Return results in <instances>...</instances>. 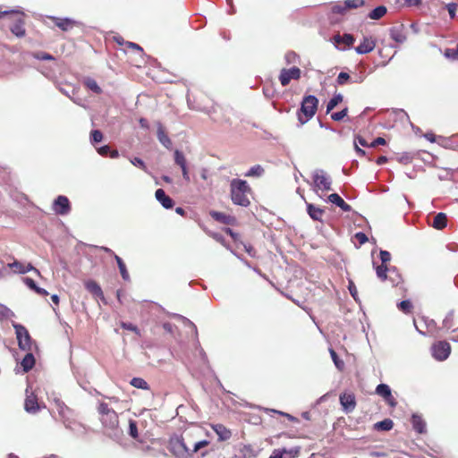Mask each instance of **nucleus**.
Here are the masks:
<instances>
[{
	"label": "nucleus",
	"instance_id": "obj_16",
	"mask_svg": "<svg viewBox=\"0 0 458 458\" xmlns=\"http://www.w3.org/2000/svg\"><path fill=\"white\" fill-rule=\"evenodd\" d=\"M340 403L345 412H351L355 409L356 402L353 394H344L340 395Z\"/></svg>",
	"mask_w": 458,
	"mask_h": 458
},
{
	"label": "nucleus",
	"instance_id": "obj_52",
	"mask_svg": "<svg viewBox=\"0 0 458 458\" xmlns=\"http://www.w3.org/2000/svg\"><path fill=\"white\" fill-rule=\"evenodd\" d=\"M350 80L351 77L347 72H341L337 76L336 81L339 85H344Z\"/></svg>",
	"mask_w": 458,
	"mask_h": 458
},
{
	"label": "nucleus",
	"instance_id": "obj_62",
	"mask_svg": "<svg viewBox=\"0 0 458 458\" xmlns=\"http://www.w3.org/2000/svg\"><path fill=\"white\" fill-rule=\"evenodd\" d=\"M98 153L100 156L106 157L109 155L110 152V147L108 145L102 146L97 149Z\"/></svg>",
	"mask_w": 458,
	"mask_h": 458
},
{
	"label": "nucleus",
	"instance_id": "obj_7",
	"mask_svg": "<svg viewBox=\"0 0 458 458\" xmlns=\"http://www.w3.org/2000/svg\"><path fill=\"white\" fill-rule=\"evenodd\" d=\"M171 451L177 458H187L191 455L190 442L183 437H176L171 441Z\"/></svg>",
	"mask_w": 458,
	"mask_h": 458
},
{
	"label": "nucleus",
	"instance_id": "obj_11",
	"mask_svg": "<svg viewBox=\"0 0 458 458\" xmlns=\"http://www.w3.org/2000/svg\"><path fill=\"white\" fill-rule=\"evenodd\" d=\"M301 73V70L296 66L290 69H282L279 75V81L283 86H286L292 80L300 79Z\"/></svg>",
	"mask_w": 458,
	"mask_h": 458
},
{
	"label": "nucleus",
	"instance_id": "obj_50",
	"mask_svg": "<svg viewBox=\"0 0 458 458\" xmlns=\"http://www.w3.org/2000/svg\"><path fill=\"white\" fill-rule=\"evenodd\" d=\"M445 56L449 59L458 60V44L456 48H446L445 51Z\"/></svg>",
	"mask_w": 458,
	"mask_h": 458
},
{
	"label": "nucleus",
	"instance_id": "obj_63",
	"mask_svg": "<svg viewBox=\"0 0 458 458\" xmlns=\"http://www.w3.org/2000/svg\"><path fill=\"white\" fill-rule=\"evenodd\" d=\"M384 400L389 406L393 408H394L397 405V402L395 398L393 396L392 393L390 394L389 397H385Z\"/></svg>",
	"mask_w": 458,
	"mask_h": 458
},
{
	"label": "nucleus",
	"instance_id": "obj_37",
	"mask_svg": "<svg viewBox=\"0 0 458 458\" xmlns=\"http://www.w3.org/2000/svg\"><path fill=\"white\" fill-rule=\"evenodd\" d=\"M375 392L377 395L381 396L383 399L385 397H389L390 394L392 393L390 386L388 385L383 384V383L377 385Z\"/></svg>",
	"mask_w": 458,
	"mask_h": 458
},
{
	"label": "nucleus",
	"instance_id": "obj_4",
	"mask_svg": "<svg viewBox=\"0 0 458 458\" xmlns=\"http://www.w3.org/2000/svg\"><path fill=\"white\" fill-rule=\"evenodd\" d=\"M10 16L13 23L10 25L11 31L17 37L21 38L25 35L24 21L21 14L16 11H0V18Z\"/></svg>",
	"mask_w": 458,
	"mask_h": 458
},
{
	"label": "nucleus",
	"instance_id": "obj_39",
	"mask_svg": "<svg viewBox=\"0 0 458 458\" xmlns=\"http://www.w3.org/2000/svg\"><path fill=\"white\" fill-rule=\"evenodd\" d=\"M329 353L332 358V360L335 364V366L339 369L343 370L344 368V362L338 357L337 353L335 352L334 349H329Z\"/></svg>",
	"mask_w": 458,
	"mask_h": 458
},
{
	"label": "nucleus",
	"instance_id": "obj_29",
	"mask_svg": "<svg viewBox=\"0 0 458 458\" xmlns=\"http://www.w3.org/2000/svg\"><path fill=\"white\" fill-rule=\"evenodd\" d=\"M83 84L86 88H88L89 90H91L92 92H94L96 94L102 93L101 88L98 86L97 81L91 77L84 78Z\"/></svg>",
	"mask_w": 458,
	"mask_h": 458
},
{
	"label": "nucleus",
	"instance_id": "obj_58",
	"mask_svg": "<svg viewBox=\"0 0 458 458\" xmlns=\"http://www.w3.org/2000/svg\"><path fill=\"white\" fill-rule=\"evenodd\" d=\"M23 281L25 283V284L31 290L35 291L38 287L36 282L32 279V278H30V277H25L23 278Z\"/></svg>",
	"mask_w": 458,
	"mask_h": 458
},
{
	"label": "nucleus",
	"instance_id": "obj_5",
	"mask_svg": "<svg viewBox=\"0 0 458 458\" xmlns=\"http://www.w3.org/2000/svg\"><path fill=\"white\" fill-rule=\"evenodd\" d=\"M314 188L323 191L332 190V179L323 169H316L312 173Z\"/></svg>",
	"mask_w": 458,
	"mask_h": 458
},
{
	"label": "nucleus",
	"instance_id": "obj_6",
	"mask_svg": "<svg viewBox=\"0 0 458 458\" xmlns=\"http://www.w3.org/2000/svg\"><path fill=\"white\" fill-rule=\"evenodd\" d=\"M13 326L15 329L19 348L25 352H30L32 349V339L26 327L15 323Z\"/></svg>",
	"mask_w": 458,
	"mask_h": 458
},
{
	"label": "nucleus",
	"instance_id": "obj_34",
	"mask_svg": "<svg viewBox=\"0 0 458 458\" xmlns=\"http://www.w3.org/2000/svg\"><path fill=\"white\" fill-rule=\"evenodd\" d=\"M210 216L216 220L225 225H230L232 221V217L225 213L218 211H212Z\"/></svg>",
	"mask_w": 458,
	"mask_h": 458
},
{
	"label": "nucleus",
	"instance_id": "obj_41",
	"mask_svg": "<svg viewBox=\"0 0 458 458\" xmlns=\"http://www.w3.org/2000/svg\"><path fill=\"white\" fill-rule=\"evenodd\" d=\"M131 385L138 389H148V384L141 377H133L131 380Z\"/></svg>",
	"mask_w": 458,
	"mask_h": 458
},
{
	"label": "nucleus",
	"instance_id": "obj_38",
	"mask_svg": "<svg viewBox=\"0 0 458 458\" xmlns=\"http://www.w3.org/2000/svg\"><path fill=\"white\" fill-rule=\"evenodd\" d=\"M209 441L208 440H200L198 442H190L191 446V454H193L202 449L203 447L208 445Z\"/></svg>",
	"mask_w": 458,
	"mask_h": 458
},
{
	"label": "nucleus",
	"instance_id": "obj_10",
	"mask_svg": "<svg viewBox=\"0 0 458 458\" xmlns=\"http://www.w3.org/2000/svg\"><path fill=\"white\" fill-rule=\"evenodd\" d=\"M53 210L60 216L68 215L71 211V204L66 196L59 195L53 203Z\"/></svg>",
	"mask_w": 458,
	"mask_h": 458
},
{
	"label": "nucleus",
	"instance_id": "obj_8",
	"mask_svg": "<svg viewBox=\"0 0 458 458\" xmlns=\"http://www.w3.org/2000/svg\"><path fill=\"white\" fill-rule=\"evenodd\" d=\"M432 356L440 361L446 360L451 352V346L446 341H439L431 347Z\"/></svg>",
	"mask_w": 458,
	"mask_h": 458
},
{
	"label": "nucleus",
	"instance_id": "obj_35",
	"mask_svg": "<svg viewBox=\"0 0 458 458\" xmlns=\"http://www.w3.org/2000/svg\"><path fill=\"white\" fill-rule=\"evenodd\" d=\"M342 101L343 95L341 93L335 94L333 98L327 102V114L330 113Z\"/></svg>",
	"mask_w": 458,
	"mask_h": 458
},
{
	"label": "nucleus",
	"instance_id": "obj_23",
	"mask_svg": "<svg viewBox=\"0 0 458 458\" xmlns=\"http://www.w3.org/2000/svg\"><path fill=\"white\" fill-rule=\"evenodd\" d=\"M307 212L313 220L321 221L325 211L313 204L307 203Z\"/></svg>",
	"mask_w": 458,
	"mask_h": 458
},
{
	"label": "nucleus",
	"instance_id": "obj_12",
	"mask_svg": "<svg viewBox=\"0 0 458 458\" xmlns=\"http://www.w3.org/2000/svg\"><path fill=\"white\" fill-rule=\"evenodd\" d=\"M24 409L28 413L32 414L37 413L40 410L36 394L33 392L30 393L29 388L26 389Z\"/></svg>",
	"mask_w": 458,
	"mask_h": 458
},
{
	"label": "nucleus",
	"instance_id": "obj_13",
	"mask_svg": "<svg viewBox=\"0 0 458 458\" xmlns=\"http://www.w3.org/2000/svg\"><path fill=\"white\" fill-rule=\"evenodd\" d=\"M375 47L376 42L372 38L364 37L360 44L355 47V51L359 55H365L373 51Z\"/></svg>",
	"mask_w": 458,
	"mask_h": 458
},
{
	"label": "nucleus",
	"instance_id": "obj_22",
	"mask_svg": "<svg viewBox=\"0 0 458 458\" xmlns=\"http://www.w3.org/2000/svg\"><path fill=\"white\" fill-rule=\"evenodd\" d=\"M55 24L63 31H67L72 28L75 21L70 18H58V17H52L51 18Z\"/></svg>",
	"mask_w": 458,
	"mask_h": 458
},
{
	"label": "nucleus",
	"instance_id": "obj_36",
	"mask_svg": "<svg viewBox=\"0 0 458 458\" xmlns=\"http://www.w3.org/2000/svg\"><path fill=\"white\" fill-rule=\"evenodd\" d=\"M443 327L446 330L452 329L454 326V310H450L445 318L443 319Z\"/></svg>",
	"mask_w": 458,
	"mask_h": 458
},
{
	"label": "nucleus",
	"instance_id": "obj_31",
	"mask_svg": "<svg viewBox=\"0 0 458 458\" xmlns=\"http://www.w3.org/2000/svg\"><path fill=\"white\" fill-rule=\"evenodd\" d=\"M238 453L242 458H251L255 456L254 449L250 445H240Z\"/></svg>",
	"mask_w": 458,
	"mask_h": 458
},
{
	"label": "nucleus",
	"instance_id": "obj_17",
	"mask_svg": "<svg viewBox=\"0 0 458 458\" xmlns=\"http://www.w3.org/2000/svg\"><path fill=\"white\" fill-rule=\"evenodd\" d=\"M155 197L157 200L162 205L165 209L172 208L174 206V200L165 194L163 189H157L155 192Z\"/></svg>",
	"mask_w": 458,
	"mask_h": 458
},
{
	"label": "nucleus",
	"instance_id": "obj_26",
	"mask_svg": "<svg viewBox=\"0 0 458 458\" xmlns=\"http://www.w3.org/2000/svg\"><path fill=\"white\" fill-rule=\"evenodd\" d=\"M21 365L24 372L30 371L35 365V358L32 354L31 351L28 352V353L22 359Z\"/></svg>",
	"mask_w": 458,
	"mask_h": 458
},
{
	"label": "nucleus",
	"instance_id": "obj_51",
	"mask_svg": "<svg viewBox=\"0 0 458 458\" xmlns=\"http://www.w3.org/2000/svg\"><path fill=\"white\" fill-rule=\"evenodd\" d=\"M174 317L181 319L185 326L191 327L194 333L197 334V327L190 319L179 314H174Z\"/></svg>",
	"mask_w": 458,
	"mask_h": 458
},
{
	"label": "nucleus",
	"instance_id": "obj_15",
	"mask_svg": "<svg viewBox=\"0 0 458 458\" xmlns=\"http://www.w3.org/2000/svg\"><path fill=\"white\" fill-rule=\"evenodd\" d=\"M7 267L10 268H13L14 272L22 274V275L26 274L27 272L32 271V270L35 271L37 274H39L38 270L36 269L31 264L29 263L27 265H24L18 260H14L12 263H8Z\"/></svg>",
	"mask_w": 458,
	"mask_h": 458
},
{
	"label": "nucleus",
	"instance_id": "obj_40",
	"mask_svg": "<svg viewBox=\"0 0 458 458\" xmlns=\"http://www.w3.org/2000/svg\"><path fill=\"white\" fill-rule=\"evenodd\" d=\"M174 162L177 165H179L181 168L187 166L186 158L182 151L179 149H176L174 151Z\"/></svg>",
	"mask_w": 458,
	"mask_h": 458
},
{
	"label": "nucleus",
	"instance_id": "obj_56",
	"mask_svg": "<svg viewBox=\"0 0 458 458\" xmlns=\"http://www.w3.org/2000/svg\"><path fill=\"white\" fill-rule=\"evenodd\" d=\"M188 102V106L191 109H193V110H198V111H201V112H204V113H207V114H210L211 113V110L208 109V108H206V107H199V106H195L190 98H188L187 100Z\"/></svg>",
	"mask_w": 458,
	"mask_h": 458
},
{
	"label": "nucleus",
	"instance_id": "obj_54",
	"mask_svg": "<svg viewBox=\"0 0 458 458\" xmlns=\"http://www.w3.org/2000/svg\"><path fill=\"white\" fill-rule=\"evenodd\" d=\"M347 112H348V108L345 107L344 109H343L340 112L333 113L331 114V119H333L334 121H341L347 114Z\"/></svg>",
	"mask_w": 458,
	"mask_h": 458
},
{
	"label": "nucleus",
	"instance_id": "obj_45",
	"mask_svg": "<svg viewBox=\"0 0 458 458\" xmlns=\"http://www.w3.org/2000/svg\"><path fill=\"white\" fill-rule=\"evenodd\" d=\"M397 306L400 310H402L403 313H406V314L410 313L412 309V304H411V301H409V300H404V301H400L397 304Z\"/></svg>",
	"mask_w": 458,
	"mask_h": 458
},
{
	"label": "nucleus",
	"instance_id": "obj_46",
	"mask_svg": "<svg viewBox=\"0 0 458 458\" xmlns=\"http://www.w3.org/2000/svg\"><path fill=\"white\" fill-rule=\"evenodd\" d=\"M347 10L348 9L346 7L344 1L343 3H339L332 6V13L336 14L343 15L345 13Z\"/></svg>",
	"mask_w": 458,
	"mask_h": 458
},
{
	"label": "nucleus",
	"instance_id": "obj_53",
	"mask_svg": "<svg viewBox=\"0 0 458 458\" xmlns=\"http://www.w3.org/2000/svg\"><path fill=\"white\" fill-rule=\"evenodd\" d=\"M131 163L135 165V166H138L140 168H141L142 170H144L145 172L148 173V168L144 163V161L140 158V157H133L132 159H131Z\"/></svg>",
	"mask_w": 458,
	"mask_h": 458
},
{
	"label": "nucleus",
	"instance_id": "obj_24",
	"mask_svg": "<svg viewBox=\"0 0 458 458\" xmlns=\"http://www.w3.org/2000/svg\"><path fill=\"white\" fill-rule=\"evenodd\" d=\"M355 41V38L352 35L349 33H344V35H335L334 37V42L336 45L344 44L347 47H351Z\"/></svg>",
	"mask_w": 458,
	"mask_h": 458
},
{
	"label": "nucleus",
	"instance_id": "obj_55",
	"mask_svg": "<svg viewBox=\"0 0 458 458\" xmlns=\"http://www.w3.org/2000/svg\"><path fill=\"white\" fill-rule=\"evenodd\" d=\"M381 264H386L390 261L391 254L387 250H380L379 253Z\"/></svg>",
	"mask_w": 458,
	"mask_h": 458
},
{
	"label": "nucleus",
	"instance_id": "obj_30",
	"mask_svg": "<svg viewBox=\"0 0 458 458\" xmlns=\"http://www.w3.org/2000/svg\"><path fill=\"white\" fill-rule=\"evenodd\" d=\"M394 427V422L391 419H385L374 424V429L377 431H388Z\"/></svg>",
	"mask_w": 458,
	"mask_h": 458
},
{
	"label": "nucleus",
	"instance_id": "obj_33",
	"mask_svg": "<svg viewBox=\"0 0 458 458\" xmlns=\"http://www.w3.org/2000/svg\"><path fill=\"white\" fill-rule=\"evenodd\" d=\"M387 10L386 7L384 5L377 6L374 8L369 13V18L371 20H379L382 18L386 13Z\"/></svg>",
	"mask_w": 458,
	"mask_h": 458
},
{
	"label": "nucleus",
	"instance_id": "obj_2",
	"mask_svg": "<svg viewBox=\"0 0 458 458\" xmlns=\"http://www.w3.org/2000/svg\"><path fill=\"white\" fill-rule=\"evenodd\" d=\"M231 199L235 205L248 207L250 199L247 196L250 192V188L247 182L241 179H233L231 182Z\"/></svg>",
	"mask_w": 458,
	"mask_h": 458
},
{
	"label": "nucleus",
	"instance_id": "obj_44",
	"mask_svg": "<svg viewBox=\"0 0 458 458\" xmlns=\"http://www.w3.org/2000/svg\"><path fill=\"white\" fill-rule=\"evenodd\" d=\"M30 55L37 60L48 61L55 59V57L50 54L42 51L30 53Z\"/></svg>",
	"mask_w": 458,
	"mask_h": 458
},
{
	"label": "nucleus",
	"instance_id": "obj_47",
	"mask_svg": "<svg viewBox=\"0 0 458 458\" xmlns=\"http://www.w3.org/2000/svg\"><path fill=\"white\" fill-rule=\"evenodd\" d=\"M129 435L133 438L137 439L139 437L138 428L136 421L130 420H129Z\"/></svg>",
	"mask_w": 458,
	"mask_h": 458
},
{
	"label": "nucleus",
	"instance_id": "obj_1",
	"mask_svg": "<svg viewBox=\"0 0 458 458\" xmlns=\"http://www.w3.org/2000/svg\"><path fill=\"white\" fill-rule=\"evenodd\" d=\"M98 411L100 415V421L110 437H119L122 430L119 429L118 415L114 409L109 408L106 403H99Z\"/></svg>",
	"mask_w": 458,
	"mask_h": 458
},
{
	"label": "nucleus",
	"instance_id": "obj_25",
	"mask_svg": "<svg viewBox=\"0 0 458 458\" xmlns=\"http://www.w3.org/2000/svg\"><path fill=\"white\" fill-rule=\"evenodd\" d=\"M373 266L376 269L377 276L381 281H386L387 279V272L392 273L395 271L394 268H387L386 264L376 265L375 263H373Z\"/></svg>",
	"mask_w": 458,
	"mask_h": 458
},
{
	"label": "nucleus",
	"instance_id": "obj_64",
	"mask_svg": "<svg viewBox=\"0 0 458 458\" xmlns=\"http://www.w3.org/2000/svg\"><path fill=\"white\" fill-rule=\"evenodd\" d=\"M284 453H287V451L285 449H283V450H274L272 454L269 456V458H283V454Z\"/></svg>",
	"mask_w": 458,
	"mask_h": 458
},
{
	"label": "nucleus",
	"instance_id": "obj_60",
	"mask_svg": "<svg viewBox=\"0 0 458 458\" xmlns=\"http://www.w3.org/2000/svg\"><path fill=\"white\" fill-rule=\"evenodd\" d=\"M386 143V140L382 137L376 138L370 144V148H376L378 145H385Z\"/></svg>",
	"mask_w": 458,
	"mask_h": 458
},
{
	"label": "nucleus",
	"instance_id": "obj_27",
	"mask_svg": "<svg viewBox=\"0 0 458 458\" xmlns=\"http://www.w3.org/2000/svg\"><path fill=\"white\" fill-rule=\"evenodd\" d=\"M390 37L397 43H403L406 40V36L400 27H393L390 30Z\"/></svg>",
	"mask_w": 458,
	"mask_h": 458
},
{
	"label": "nucleus",
	"instance_id": "obj_49",
	"mask_svg": "<svg viewBox=\"0 0 458 458\" xmlns=\"http://www.w3.org/2000/svg\"><path fill=\"white\" fill-rule=\"evenodd\" d=\"M103 140V133L99 130H93L90 133V141L92 144L100 142Z\"/></svg>",
	"mask_w": 458,
	"mask_h": 458
},
{
	"label": "nucleus",
	"instance_id": "obj_3",
	"mask_svg": "<svg viewBox=\"0 0 458 458\" xmlns=\"http://www.w3.org/2000/svg\"><path fill=\"white\" fill-rule=\"evenodd\" d=\"M318 105V99L314 95H309L303 98L301 107L298 110V120L301 125L308 123L316 114Z\"/></svg>",
	"mask_w": 458,
	"mask_h": 458
},
{
	"label": "nucleus",
	"instance_id": "obj_18",
	"mask_svg": "<svg viewBox=\"0 0 458 458\" xmlns=\"http://www.w3.org/2000/svg\"><path fill=\"white\" fill-rule=\"evenodd\" d=\"M329 202L335 204L340 208L343 211L349 212L352 210V207L347 204L343 198L337 193H332L327 197Z\"/></svg>",
	"mask_w": 458,
	"mask_h": 458
},
{
	"label": "nucleus",
	"instance_id": "obj_28",
	"mask_svg": "<svg viewBox=\"0 0 458 458\" xmlns=\"http://www.w3.org/2000/svg\"><path fill=\"white\" fill-rule=\"evenodd\" d=\"M447 225L446 215L445 213H437L434 217L432 226L436 229H444Z\"/></svg>",
	"mask_w": 458,
	"mask_h": 458
},
{
	"label": "nucleus",
	"instance_id": "obj_20",
	"mask_svg": "<svg viewBox=\"0 0 458 458\" xmlns=\"http://www.w3.org/2000/svg\"><path fill=\"white\" fill-rule=\"evenodd\" d=\"M213 430L218 437L219 441H226L231 438L232 432L223 424H215L212 426Z\"/></svg>",
	"mask_w": 458,
	"mask_h": 458
},
{
	"label": "nucleus",
	"instance_id": "obj_61",
	"mask_svg": "<svg viewBox=\"0 0 458 458\" xmlns=\"http://www.w3.org/2000/svg\"><path fill=\"white\" fill-rule=\"evenodd\" d=\"M245 251L252 258L256 257V250L250 244L242 243Z\"/></svg>",
	"mask_w": 458,
	"mask_h": 458
},
{
	"label": "nucleus",
	"instance_id": "obj_14",
	"mask_svg": "<svg viewBox=\"0 0 458 458\" xmlns=\"http://www.w3.org/2000/svg\"><path fill=\"white\" fill-rule=\"evenodd\" d=\"M84 286L93 296L105 301V296L100 285L94 280H87L84 282Z\"/></svg>",
	"mask_w": 458,
	"mask_h": 458
},
{
	"label": "nucleus",
	"instance_id": "obj_42",
	"mask_svg": "<svg viewBox=\"0 0 458 458\" xmlns=\"http://www.w3.org/2000/svg\"><path fill=\"white\" fill-rule=\"evenodd\" d=\"M264 174V168L260 165H256L250 167V169L246 173V176H255L259 177Z\"/></svg>",
	"mask_w": 458,
	"mask_h": 458
},
{
	"label": "nucleus",
	"instance_id": "obj_59",
	"mask_svg": "<svg viewBox=\"0 0 458 458\" xmlns=\"http://www.w3.org/2000/svg\"><path fill=\"white\" fill-rule=\"evenodd\" d=\"M354 236L356 240L360 242V244H364L365 242H368L367 235L362 232L356 233Z\"/></svg>",
	"mask_w": 458,
	"mask_h": 458
},
{
	"label": "nucleus",
	"instance_id": "obj_43",
	"mask_svg": "<svg viewBox=\"0 0 458 458\" xmlns=\"http://www.w3.org/2000/svg\"><path fill=\"white\" fill-rule=\"evenodd\" d=\"M284 60L287 64H295L300 61L299 55L293 51H289L284 55Z\"/></svg>",
	"mask_w": 458,
	"mask_h": 458
},
{
	"label": "nucleus",
	"instance_id": "obj_9",
	"mask_svg": "<svg viewBox=\"0 0 458 458\" xmlns=\"http://www.w3.org/2000/svg\"><path fill=\"white\" fill-rule=\"evenodd\" d=\"M53 402L55 404V407L58 411L60 417L63 419V422L66 428L74 429L72 426V422L68 420L69 415L72 413V411L66 404L58 397L55 396L53 398Z\"/></svg>",
	"mask_w": 458,
	"mask_h": 458
},
{
	"label": "nucleus",
	"instance_id": "obj_32",
	"mask_svg": "<svg viewBox=\"0 0 458 458\" xmlns=\"http://www.w3.org/2000/svg\"><path fill=\"white\" fill-rule=\"evenodd\" d=\"M114 259L117 263V266L119 267V271H120V274L123 277V279L124 281H129L130 280V275L128 273V270L126 268V266L124 264V262L123 261V259L118 256V255H114Z\"/></svg>",
	"mask_w": 458,
	"mask_h": 458
},
{
	"label": "nucleus",
	"instance_id": "obj_21",
	"mask_svg": "<svg viewBox=\"0 0 458 458\" xmlns=\"http://www.w3.org/2000/svg\"><path fill=\"white\" fill-rule=\"evenodd\" d=\"M411 424H412L413 429L417 433H419V434L426 433V422L421 418L420 415H419L417 413L412 414V416H411Z\"/></svg>",
	"mask_w": 458,
	"mask_h": 458
},
{
	"label": "nucleus",
	"instance_id": "obj_19",
	"mask_svg": "<svg viewBox=\"0 0 458 458\" xmlns=\"http://www.w3.org/2000/svg\"><path fill=\"white\" fill-rule=\"evenodd\" d=\"M157 140L159 142L167 149L172 148V140L168 137V135L165 133L163 125L158 123H157Z\"/></svg>",
	"mask_w": 458,
	"mask_h": 458
},
{
	"label": "nucleus",
	"instance_id": "obj_48",
	"mask_svg": "<svg viewBox=\"0 0 458 458\" xmlns=\"http://www.w3.org/2000/svg\"><path fill=\"white\" fill-rule=\"evenodd\" d=\"M347 9H356L364 5V0H345L344 1Z\"/></svg>",
	"mask_w": 458,
	"mask_h": 458
},
{
	"label": "nucleus",
	"instance_id": "obj_57",
	"mask_svg": "<svg viewBox=\"0 0 458 458\" xmlns=\"http://www.w3.org/2000/svg\"><path fill=\"white\" fill-rule=\"evenodd\" d=\"M448 13L450 17L453 19L456 16L457 4L454 3H450L446 5Z\"/></svg>",
	"mask_w": 458,
	"mask_h": 458
}]
</instances>
